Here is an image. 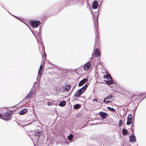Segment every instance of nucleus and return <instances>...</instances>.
<instances>
[{"mask_svg": "<svg viewBox=\"0 0 146 146\" xmlns=\"http://www.w3.org/2000/svg\"><path fill=\"white\" fill-rule=\"evenodd\" d=\"M48 105L49 106H52L53 105V103L51 102H47Z\"/></svg>", "mask_w": 146, "mask_h": 146, "instance_id": "5701e85b", "label": "nucleus"}, {"mask_svg": "<svg viewBox=\"0 0 146 146\" xmlns=\"http://www.w3.org/2000/svg\"><path fill=\"white\" fill-rule=\"evenodd\" d=\"M27 124H25V125L23 126V127H24V128L25 129V127L27 125Z\"/></svg>", "mask_w": 146, "mask_h": 146, "instance_id": "2f4dec72", "label": "nucleus"}, {"mask_svg": "<svg viewBox=\"0 0 146 146\" xmlns=\"http://www.w3.org/2000/svg\"><path fill=\"white\" fill-rule=\"evenodd\" d=\"M88 85L87 84L85 85L79 89L75 93L74 96L77 98H78L83 94L86 90Z\"/></svg>", "mask_w": 146, "mask_h": 146, "instance_id": "f257e3e1", "label": "nucleus"}, {"mask_svg": "<svg viewBox=\"0 0 146 146\" xmlns=\"http://www.w3.org/2000/svg\"><path fill=\"white\" fill-rule=\"evenodd\" d=\"M88 79L87 78H85L81 80L78 84V86H81L84 85L87 81Z\"/></svg>", "mask_w": 146, "mask_h": 146, "instance_id": "1a4fd4ad", "label": "nucleus"}, {"mask_svg": "<svg viewBox=\"0 0 146 146\" xmlns=\"http://www.w3.org/2000/svg\"><path fill=\"white\" fill-rule=\"evenodd\" d=\"M99 115L101 117L102 119H105L108 116V114L102 111L99 112Z\"/></svg>", "mask_w": 146, "mask_h": 146, "instance_id": "6e6552de", "label": "nucleus"}, {"mask_svg": "<svg viewBox=\"0 0 146 146\" xmlns=\"http://www.w3.org/2000/svg\"><path fill=\"white\" fill-rule=\"evenodd\" d=\"M43 67V66L42 64L40 65V67L39 68V71L38 72V75H41L42 74L41 72H42V67Z\"/></svg>", "mask_w": 146, "mask_h": 146, "instance_id": "f3484780", "label": "nucleus"}, {"mask_svg": "<svg viewBox=\"0 0 146 146\" xmlns=\"http://www.w3.org/2000/svg\"><path fill=\"white\" fill-rule=\"evenodd\" d=\"M110 110L112 111L116 112V111L115 109L113 108H111Z\"/></svg>", "mask_w": 146, "mask_h": 146, "instance_id": "a878e982", "label": "nucleus"}, {"mask_svg": "<svg viewBox=\"0 0 146 146\" xmlns=\"http://www.w3.org/2000/svg\"><path fill=\"white\" fill-rule=\"evenodd\" d=\"M107 97L106 98H104V100H105V101H106V100H108V99H107Z\"/></svg>", "mask_w": 146, "mask_h": 146, "instance_id": "c9c22d12", "label": "nucleus"}, {"mask_svg": "<svg viewBox=\"0 0 146 146\" xmlns=\"http://www.w3.org/2000/svg\"><path fill=\"white\" fill-rule=\"evenodd\" d=\"M25 24L27 25V23H25Z\"/></svg>", "mask_w": 146, "mask_h": 146, "instance_id": "4c0bfd02", "label": "nucleus"}, {"mask_svg": "<svg viewBox=\"0 0 146 146\" xmlns=\"http://www.w3.org/2000/svg\"><path fill=\"white\" fill-rule=\"evenodd\" d=\"M81 107V105L79 104H77L74 106L73 108L76 109H77Z\"/></svg>", "mask_w": 146, "mask_h": 146, "instance_id": "a211bd4d", "label": "nucleus"}, {"mask_svg": "<svg viewBox=\"0 0 146 146\" xmlns=\"http://www.w3.org/2000/svg\"><path fill=\"white\" fill-rule=\"evenodd\" d=\"M12 115L11 111H9L4 112L2 116V119L6 121H8L11 119Z\"/></svg>", "mask_w": 146, "mask_h": 146, "instance_id": "f03ea898", "label": "nucleus"}, {"mask_svg": "<svg viewBox=\"0 0 146 146\" xmlns=\"http://www.w3.org/2000/svg\"><path fill=\"white\" fill-rule=\"evenodd\" d=\"M127 118L129 119H132V115L131 114H129L127 117Z\"/></svg>", "mask_w": 146, "mask_h": 146, "instance_id": "393cba45", "label": "nucleus"}, {"mask_svg": "<svg viewBox=\"0 0 146 146\" xmlns=\"http://www.w3.org/2000/svg\"><path fill=\"white\" fill-rule=\"evenodd\" d=\"M27 108L24 109L20 111V115H23L27 113Z\"/></svg>", "mask_w": 146, "mask_h": 146, "instance_id": "4468645a", "label": "nucleus"}, {"mask_svg": "<svg viewBox=\"0 0 146 146\" xmlns=\"http://www.w3.org/2000/svg\"><path fill=\"white\" fill-rule=\"evenodd\" d=\"M44 55L45 56V57H46V54L45 52H44Z\"/></svg>", "mask_w": 146, "mask_h": 146, "instance_id": "72a5a7b5", "label": "nucleus"}, {"mask_svg": "<svg viewBox=\"0 0 146 146\" xmlns=\"http://www.w3.org/2000/svg\"><path fill=\"white\" fill-rule=\"evenodd\" d=\"M21 19H21V18H20V19H19V20L20 21H21Z\"/></svg>", "mask_w": 146, "mask_h": 146, "instance_id": "58836bf2", "label": "nucleus"}, {"mask_svg": "<svg viewBox=\"0 0 146 146\" xmlns=\"http://www.w3.org/2000/svg\"><path fill=\"white\" fill-rule=\"evenodd\" d=\"M66 104V102L65 101L63 100L60 102L59 105L61 107H63Z\"/></svg>", "mask_w": 146, "mask_h": 146, "instance_id": "2eb2a0df", "label": "nucleus"}, {"mask_svg": "<svg viewBox=\"0 0 146 146\" xmlns=\"http://www.w3.org/2000/svg\"><path fill=\"white\" fill-rule=\"evenodd\" d=\"M40 132L41 131H35V135L36 136H38V137L40 136L42 134Z\"/></svg>", "mask_w": 146, "mask_h": 146, "instance_id": "dca6fc26", "label": "nucleus"}, {"mask_svg": "<svg viewBox=\"0 0 146 146\" xmlns=\"http://www.w3.org/2000/svg\"><path fill=\"white\" fill-rule=\"evenodd\" d=\"M29 23L33 28L38 27L40 23V21H33V20H31L29 22Z\"/></svg>", "mask_w": 146, "mask_h": 146, "instance_id": "39448f33", "label": "nucleus"}, {"mask_svg": "<svg viewBox=\"0 0 146 146\" xmlns=\"http://www.w3.org/2000/svg\"><path fill=\"white\" fill-rule=\"evenodd\" d=\"M98 6V2L96 1H95L93 2L92 5V7L93 9H96Z\"/></svg>", "mask_w": 146, "mask_h": 146, "instance_id": "9b49d317", "label": "nucleus"}, {"mask_svg": "<svg viewBox=\"0 0 146 146\" xmlns=\"http://www.w3.org/2000/svg\"><path fill=\"white\" fill-rule=\"evenodd\" d=\"M99 11V9H98V11Z\"/></svg>", "mask_w": 146, "mask_h": 146, "instance_id": "79ce46f5", "label": "nucleus"}, {"mask_svg": "<svg viewBox=\"0 0 146 146\" xmlns=\"http://www.w3.org/2000/svg\"><path fill=\"white\" fill-rule=\"evenodd\" d=\"M29 28L30 29V28L29 27Z\"/></svg>", "mask_w": 146, "mask_h": 146, "instance_id": "37998d69", "label": "nucleus"}, {"mask_svg": "<svg viewBox=\"0 0 146 146\" xmlns=\"http://www.w3.org/2000/svg\"><path fill=\"white\" fill-rule=\"evenodd\" d=\"M123 135H125L128 133V131L125 129H123L122 130Z\"/></svg>", "mask_w": 146, "mask_h": 146, "instance_id": "6ab92c4d", "label": "nucleus"}, {"mask_svg": "<svg viewBox=\"0 0 146 146\" xmlns=\"http://www.w3.org/2000/svg\"><path fill=\"white\" fill-rule=\"evenodd\" d=\"M111 108H110V107H107V108L108 109H109V110H110V109Z\"/></svg>", "mask_w": 146, "mask_h": 146, "instance_id": "7c9ffc66", "label": "nucleus"}, {"mask_svg": "<svg viewBox=\"0 0 146 146\" xmlns=\"http://www.w3.org/2000/svg\"><path fill=\"white\" fill-rule=\"evenodd\" d=\"M94 54L95 57H99L100 55V54L98 50V48H96L94 50Z\"/></svg>", "mask_w": 146, "mask_h": 146, "instance_id": "f8f14e48", "label": "nucleus"}, {"mask_svg": "<svg viewBox=\"0 0 146 146\" xmlns=\"http://www.w3.org/2000/svg\"><path fill=\"white\" fill-rule=\"evenodd\" d=\"M25 98L26 99H27V95L26 96Z\"/></svg>", "mask_w": 146, "mask_h": 146, "instance_id": "f704fd0d", "label": "nucleus"}, {"mask_svg": "<svg viewBox=\"0 0 146 146\" xmlns=\"http://www.w3.org/2000/svg\"><path fill=\"white\" fill-rule=\"evenodd\" d=\"M2 115L0 114V117H2Z\"/></svg>", "mask_w": 146, "mask_h": 146, "instance_id": "e433bc0d", "label": "nucleus"}, {"mask_svg": "<svg viewBox=\"0 0 146 146\" xmlns=\"http://www.w3.org/2000/svg\"><path fill=\"white\" fill-rule=\"evenodd\" d=\"M73 137V136L72 134H70L68 136V139L69 141H71L72 140Z\"/></svg>", "mask_w": 146, "mask_h": 146, "instance_id": "412c9836", "label": "nucleus"}, {"mask_svg": "<svg viewBox=\"0 0 146 146\" xmlns=\"http://www.w3.org/2000/svg\"><path fill=\"white\" fill-rule=\"evenodd\" d=\"M122 121L121 120H120L119 121V126L120 127L122 125Z\"/></svg>", "mask_w": 146, "mask_h": 146, "instance_id": "bb28decb", "label": "nucleus"}, {"mask_svg": "<svg viewBox=\"0 0 146 146\" xmlns=\"http://www.w3.org/2000/svg\"><path fill=\"white\" fill-rule=\"evenodd\" d=\"M103 102L104 103L106 104H108L110 102H111V101H105V100H104Z\"/></svg>", "mask_w": 146, "mask_h": 146, "instance_id": "b1692460", "label": "nucleus"}, {"mask_svg": "<svg viewBox=\"0 0 146 146\" xmlns=\"http://www.w3.org/2000/svg\"><path fill=\"white\" fill-rule=\"evenodd\" d=\"M35 90H34L32 88L29 93V94H28V99H29L30 97H34L35 96Z\"/></svg>", "mask_w": 146, "mask_h": 146, "instance_id": "0eeeda50", "label": "nucleus"}, {"mask_svg": "<svg viewBox=\"0 0 146 146\" xmlns=\"http://www.w3.org/2000/svg\"><path fill=\"white\" fill-rule=\"evenodd\" d=\"M111 108H110V107H107V108L108 109H109V110H110V109Z\"/></svg>", "mask_w": 146, "mask_h": 146, "instance_id": "c756f323", "label": "nucleus"}, {"mask_svg": "<svg viewBox=\"0 0 146 146\" xmlns=\"http://www.w3.org/2000/svg\"><path fill=\"white\" fill-rule=\"evenodd\" d=\"M43 56L42 55V57H43Z\"/></svg>", "mask_w": 146, "mask_h": 146, "instance_id": "a19ab883", "label": "nucleus"}, {"mask_svg": "<svg viewBox=\"0 0 146 146\" xmlns=\"http://www.w3.org/2000/svg\"><path fill=\"white\" fill-rule=\"evenodd\" d=\"M37 33H38V35L40 36L41 35V34L40 33V32H37Z\"/></svg>", "mask_w": 146, "mask_h": 146, "instance_id": "473e14b6", "label": "nucleus"}, {"mask_svg": "<svg viewBox=\"0 0 146 146\" xmlns=\"http://www.w3.org/2000/svg\"><path fill=\"white\" fill-rule=\"evenodd\" d=\"M98 41H98V40H97V41L96 42V44H98V43L97 42H98ZM96 45H97V44H95H95L94 46H95Z\"/></svg>", "mask_w": 146, "mask_h": 146, "instance_id": "cd10ccee", "label": "nucleus"}, {"mask_svg": "<svg viewBox=\"0 0 146 146\" xmlns=\"http://www.w3.org/2000/svg\"><path fill=\"white\" fill-rule=\"evenodd\" d=\"M71 86L68 84H65L61 86L59 89L60 92H64L65 91H68L70 89Z\"/></svg>", "mask_w": 146, "mask_h": 146, "instance_id": "7ed1b4c3", "label": "nucleus"}, {"mask_svg": "<svg viewBox=\"0 0 146 146\" xmlns=\"http://www.w3.org/2000/svg\"><path fill=\"white\" fill-rule=\"evenodd\" d=\"M132 119H129L127 118V121L126 123L127 125H129L131 123Z\"/></svg>", "mask_w": 146, "mask_h": 146, "instance_id": "aec40b11", "label": "nucleus"}, {"mask_svg": "<svg viewBox=\"0 0 146 146\" xmlns=\"http://www.w3.org/2000/svg\"><path fill=\"white\" fill-rule=\"evenodd\" d=\"M104 78L108 79V80H105V82L108 84H111L114 83L115 82L113 80L110 74L106 75V76H104Z\"/></svg>", "mask_w": 146, "mask_h": 146, "instance_id": "20e7f679", "label": "nucleus"}, {"mask_svg": "<svg viewBox=\"0 0 146 146\" xmlns=\"http://www.w3.org/2000/svg\"><path fill=\"white\" fill-rule=\"evenodd\" d=\"M136 139L135 136L134 135H132L130 137V140L129 141L130 142H133L135 141Z\"/></svg>", "mask_w": 146, "mask_h": 146, "instance_id": "ddd939ff", "label": "nucleus"}, {"mask_svg": "<svg viewBox=\"0 0 146 146\" xmlns=\"http://www.w3.org/2000/svg\"><path fill=\"white\" fill-rule=\"evenodd\" d=\"M91 66V64L89 62H87L85 65L84 69L86 70L90 68Z\"/></svg>", "mask_w": 146, "mask_h": 146, "instance_id": "9d476101", "label": "nucleus"}, {"mask_svg": "<svg viewBox=\"0 0 146 146\" xmlns=\"http://www.w3.org/2000/svg\"><path fill=\"white\" fill-rule=\"evenodd\" d=\"M97 22H98V20H97ZM98 22L97 23V26L96 24H95V26L94 27L95 30L96 31L95 33V35H96V37L95 38V44H96V42L97 41V40L98 39L99 40L98 37Z\"/></svg>", "mask_w": 146, "mask_h": 146, "instance_id": "423d86ee", "label": "nucleus"}, {"mask_svg": "<svg viewBox=\"0 0 146 146\" xmlns=\"http://www.w3.org/2000/svg\"><path fill=\"white\" fill-rule=\"evenodd\" d=\"M15 17L17 18V19H18V17Z\"/></svg>", "mask_w": 146, "mask_h": 146, "instance_id": "ea45409f", "label": "nucleus"}, {"mask_svg": "<svg viewBox=\"0 0 146 146\" xmlns=\"http://www.w3.org/2000/svg\"><path fill=\"white\" fill-rule=\"evenodd\" d=\"M96 101V102H97V99H93V102H94V101Z\"/></svg>", "mask_w": 146, "mask_h": 146, "instance_id": "c85d7f7f", "label": "nucleus"}, {"mask_svg": "<svg viewBox=\"0 0 146 146\" xmlns=\"http://www.w3.org/2000/svg\"><path fill=\"white\" fill-rule=\"evenodd\" d=\"M113 97V96L112 95H110L107 97V99L108 100H111Z\"/></svg>", "mask_w": 146, "mask_h": 146, "instance_id": "4be33fe9", "label": "nucleus"}]
</instances>
